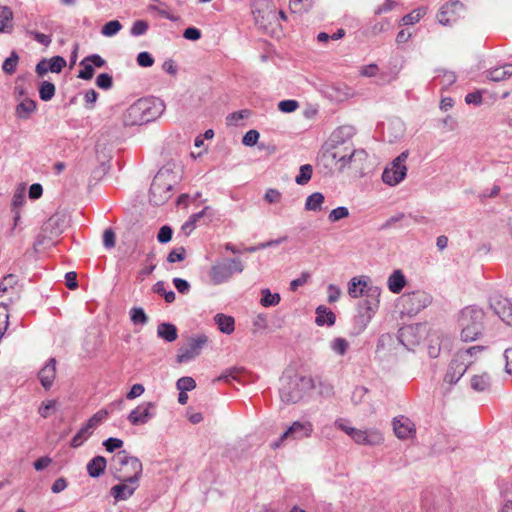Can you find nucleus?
I'll return each mask as SVG.
<instances>
[{"label":"nucleus","instance_id":"f257e3e1","mask_svg":"<svg viewBox=\"0 0 512 512\" xmlns=\"http://www.w3.org/2000/svg\"><path fill=\"white\" fill-rule=\"evenodd\" d=\"M367 159V153L362 149H355L350 143L330 144L320 156L321 163L327 168L361 169Z\"/></svg>","mask_w":512,"mask_h":512},{"label":"nucleus","instance_id":"f03ea898","mask_svg":"<svg viewBox=\"0 0 512 512\" xmlns=\"http://www.w3.org/2000/svg\"><path fill=\"white\" fill-rule=\"evenodd\" d=\"M484 352L485 347L483 346H473L458 351L449 364L444 381L448 384H455L468 369L476 371V364H483L486 361Z\"/></svg>","mask_w":512,"mask_h":512},{"label":"nucleus","instance_id":"7ed1b4c3","mask_svg":"<svg viewBox=\"0 0 512 512\" xmlns=\"http://www.w3.org/2000/svg\"><path fill=\"white\" fill-rule=\"evenodd\" d=\"M164 104L158 99L141 98L130 105L123 114L124 126H137L151 122L159 117Z\"/></svg>","mask_w":512,"mask_h":512},{"label":"nucleus","instance_id":"20e7f679","mask_svg":"<svg viewBox=\"0 0 512 512\" xmlns=\"http://www.w3.org/2000/svg\"><path fill=\"white\" fill-rule=\"evenodd\" d=\"M313 388V379L293 372L285 373L280 379V398L284 403L299 402Z\"/></svg>","mask_w":512,"mask_h":512},{"label":"nucleus","instance_id":"39448f33","mask_svg":"<svg viewBox=\"0 0 512 512\" xmlns=\"http://www.w3.org/2000/svg\"><path fill=\"white\" fill-rule=\"evenodd\" d=\"M114 477L119 481L136 484L142 474V463L137 457L130 456L125 450L118 452L112 459Z\"/></svg>","mask_w":512,"mask_h":512},{"label":"nucleus","instance_id":"423d86ee","mask_svg":"<svg viewBox=\"0 0 512 512\" xmlns=\"http://www.w3.org/2000/svg\"><path fill=\"white\" fill-rule=\"evenodd\" d=\"M484 311L474 306L461 310L458 322L461 327L463 341H474L483 330Z\"/></svg>","mask_w":512,"mask_h":512},{"label":"nucleus","instance_id":"0eeeda50","mask_svg":"<svg viewBox=\"0 0 512 512\" xmlns=\"http://www.w3.org/2000/svg\"><path fill=\"white\" fill-rule=\"evenodd\" d=\"M175 183L176 176L173 171L169 167H162L151 183L150 202L159 206L169 200Z\"/></svg>","mask_w":512,"mask_h":512},{"label":"nucleus","instance_id":"6e6552de","mask_svg":"<svg viewBox=\"0 0 512 512\" xmlns=\"http://www.w3.org/2000/svg\"><path fill=\"white\" fill-rule=\"evenodd\" d=\"M334 425L349 435L357 444L374 446L383 442V436L378 430L356 429L349 426L345 419H337Z\"/></svg>","mask_w":512,"mask_h":512},{"label":"nucleus","instance_id":"1a4fd4ad","mask_svg":"<svg viewBox=\"0 0 512 512\" xmlns=\"http://www.w3.org/2000/svg\"><path fill=\"white\" fill-rule=\"evenodd\" d=\"M243 270L244 266L239 258L226 259L211 266L209 277L213 284L219 285L227 282L233 273H241Z\"/></svg>","mask_w":512,"mask_h":512},{"label":"nucleus","instance_id":"9d476101","mask_svg":"<svg viewBox=\"0 0 512 512\" xmlns=\"http://www.w3.org/2000/svg\"><path fill=\"white\" fill-rule=\"evenodd\" d=\"M407 158L408 151H404L391 162L390 166L384 169L382 173V180L385 184L389 186H396L404 180L407 175V167L405 165Z\"/></svg>","mask_w":512,"mask_h":512},{"label":"nucleus","instance_id":"9b49d317","mask_svg":"<svg viewBox=\"0 0 512 512\" xmlns=\"http://www.w3.org/2000/svg\"><path fill=\"white\" fill-rule=\"evenodd\" d=\"M207 341L208 338L205 335H200L196 338L189 339L187 344L179 348L177 354V362H188L198 356Z\"/></svg>","mask_w":512,"mask_h":512},{"label":"nucleus","instance_id":"f8f14e48","mask_svg":"<svg viewBox=\"0 0 512 512\" xmlns=\"http://www.w3.org/2000/svg\"><path fill=\"white\" fill-rule=\"evenodd\" d=\"M404 308L409 314H416L431 303V297L424 291H415L402 296Z\"/></svg>","mask_w":512,"mask_h":512},{"label":"nucleus","instance_id":"ddd939ff","mask_svg":"<svg viewBox=\"0 0 512 512\" xmlns=\"http://www.w3.org/2000/svg\"><path fill=\"white\" fill-rule=\"evenodd\" d=\"M313 431L312 424L310 422H294L280 437L278 441L273 443L272 448H278L283 441L286 439H303L311 435Z\"/></svg>","mask_w":512,"mask_h":512},{"label":"nucleus","instance_id":"4468645a","mask_svg":"<svg viewBox=\"0 0 512 512\" xmlns=\"http://www.w3.org/2000/svg\"><path fill=\"white\" fill-rule=\"evenodd\" d=\"M262 2V5L266 7V10H257L255 14L256 23L260 24L262 27H266V23L273 24L279 21V18L282 20H286L287 16L283 11H276V7L271 3L270 0H259V4Z\"/></svg>","mask_w":512,"mask_h":512},{"label":"nucleus","instance_id":"2eb2a0df","mask_svg":"<svg viewBox=\"0 0 512 512\" xmlns=\"http://www.w3.org/2000/svg\"><path fill=\"white\" fill-rule=\"evenodd\" d=\"M490 307L499 318L508 326H512V303L501 295L490 298Z\"/></svg>","mask_w":512,"mask_h":512},{"label":"nucleus","instance_id":"dca6fc26","mask_svg":"<svg viewBox=\"0 0 512 512\" xmlns=\"http://www.w3.org/2000/svg\"><path fill=\"white\" fill-rule=\"evenodd\" d=\"M464 6L459 1H452L443 5L437 15V19L442 25H452L461 16Z\"/></svg>","mask_w":512,"mask_h":512},{"label":"nucleus","instance_id":"f3484780","mask_svg":"<svg viewBox=\"0 0 512 512\" xmlns=\"http://www.w3.org/2000/svg\"><path fill=\"white\" fill-rule=\"evenodd\" d=\"M154 407L155 405L152 402L139 405L129 413L128 420L133 425L146 424L154 416L152 412Z\"/></svg>","mask_w":512,"mask_h":512},{"label":"nucleus","instance_id":"a211bd4d","mask_svg":"<svg viewBox=\"0 0 512 512\" xmlns=\"http://www.w3.org/2000/svg\"><path fill=\"white\" fill-rule=\"evenodd\" d=\"M393 429L395 435L399 439L412 437L416 432L414 423L405 416H398L394 418Z\"/></svg>","mask_w":512,"mask_h":512},{"label":"nucleus","instance_id":"6ab92c4d","mask_svg":"<svg viewBox=\"0 0 512 512\" xmlns=\"http://www.w3.org/2000/svg\"><path fill=\"white\" fill-rule=\"evenodd\" d=\"M66 216L63 213H55L42 226L45 233H49V237L60 235L65 227Z\"/></svg>","mask_w":512,"mask_h":512},{"label":"nucleus","instance_id":"aec40b11","mask_svg":"<svg viewBox=\"0 0 512 512\" xmlns=\"http://www.w3.org/2000/svg\"><path fill=\"white\" fill-rule=\"evenodd\" d=\"M137 487L138 482L136 484H130L129 482L121 481L120 484H117L110 489V494L116 501H125L134 494Z\"/></svg>","mask_w":512,"mask_h":512},{"label":"nucleus","instance_id":"412c9836","mask_svg":"<svg viewBox=\"0 0 512 512\" xmlns=\"http://www.w3.org/2000/svg\"><path fill=\"white\" fill-rule=\"evenodd\" d=\"M381 290L377 286H370L367 287L366 294V300L363 303V306L366 309L367 317L370 318L371 314L375 313V311L378 308L379 305V296H380Z\"/></svg>","mask_w":512,"mask_h":512},{"label":"nucleus","instance_id":"4be33fe9","mask_svg":"<svg viewBox=\"0 0 512 512\" xmlns=\"http://www.w3.org/2000/svg\"><path fill=\"white\" fill-rule=\"evenodd\" d=\"M18 279L14 274H9L3 278L0 283V299H2L5 294H7L8 299L12 301L14 298L18 297V290L15 285L17 284Z\"/></svg>","mask_w":512,"mask_h":512},{"label":"nucleus","instance_id":"5701e85b","mask_svg":"<svg viewBox=\"0 0 512 512\" xmlns=\"http://www.w3.org/2000/svg\"><path fill=\"white\" fill-rule=\"evenodd\" d=\"M56 376V361L54 358H51L48 363L40 370L39 379L41 385L45 389H49Z\"/></svg>","mask_w":512,"mask_h":512},{"label":"nucleus","instance_id":"b1692460","mask_svg":"<svg viewBox=\"0 0 512 512\" xmlns=\"http://www.w3.org/2000/svg\"><path fill=\"white\" fill-rule=\"evenodd\" d=\"M212 216H213L212 208L210 206H206L200 212L192 214L189 217V219L183 224L182 230L186 234H189L195 228L196 223L199 222L201 218L208 217L210 220L212 218Z\"/></svg>","mask_w":512,"mask_h":512},{"label":"nucleus","instance_id":"393cba45","mask_svg":"<svg viewBox=\"0 0 512 512\" xmlns=\"http://www.w3.org/2000/svg\"><path fill=\"white\" fill-rule=\"evenodd\" d=\"M370 286L371 285H368V281L364 277H354L349 282L348 293L351 297L358 298L360 296H364L366 294L367 287Z\"/></svg>","mask_w":512,"mask_h":512},{"label":"nucleus","instance_id":"a878e982","mask_svg":"<svg viewBox=\"0 0 512 512\" xmlns=\"http://www.w3.org/2000/svg\"><path fill=\"white\" fill-rule=\"evenodd\" d=\"M157 336L167 342H173L178 337V331L174 324L162 322L157 326Z\"/></svg>","mask_w":512,"mask_h":512},{"label":"nucleus","instance_id":"bb28decb","mask_svg":"<svg viewBox=\"0 0 512 512\" xmlns=\"http://www.w3.org/2000/svg\"><path fill=\"white\" fill-rule=\"evenodd\" d=\"M387 285L392 293L398 294L406 285V278L401 270H395L388 278Z\"/></svg>","mask_w":512,"mask_h":512},{"label":"nucleus","instance_id":"cd10ccee","mask_svg":"<svg viewBox=\"0 0 512 512\" xmlns=\"http://www.w3.org/2000/svg\"><path fill=\"white\" fill-rule=\"evenodd\" d=\"M107 461L103 456H96L87 464V472L90 477L97 478L104 473Z\"/></svg>","mask_w":512,"mask_h":512},{"label":"nucleus","instance_id":"c85d7f7f","mask_svg":"<svg viewBox=\"0 0 512 512\" xmlns=\"http://www.w3.org/2000/svg\"><path fill=\"white\" fill-rule=\"evenodd\" d=\"M36 102L30 98H24L15 109V114L19 119H28L36 110Z\"/></svg>","mask_w":512,"mask_h":512},{"label":"nucleus","instance_id":"c756f323","mask_svg":"<svg viewBox=\"0 0 512 512\" xmlns=\"http://www.w3.org/2000/svg\"><path fill=\"white\" fill-rule=\"evenodd\" d=\"M490 387V376L487 372L475 373L471 377V388L477 392L486 391Z\"/></svg>","mask_w":512,"mask_h":512},{"label":"nucleus","instance_id":"7c9ffc66","mask_svg":"<svg viewBox=\"0 0 512 512\" xmlns=\"http://www.w3.org/2000/svg\"><path fill=\"white\" fill-rule=\"evenodd\" d=\"M13 13L7 6L0 7V32L11 33L13 29L12 25Z\"/></svg>","mask_w":512,"mask_h":512},{"label":"nucleus","instance_id":"2f4dec72","mask_svg":"<svg viewBox=\"0 0 512 512\" xmlns=\"http://www.w3.org/2000/svg\"><path fill=\"white\" fill-rule=\"evenodd\" d=\"M214 320L222 333L231 334L235 329V321L231 316L219 313L215 315Z\"/></svg>","mask_w":512,"mask_h":512},{"label":"nucleus","instance_id":"473e14b6","mask_svg":"<svg viewBox=\"0 0 512 512\" xmlns=\"http://www.w3.org/2000/svg\"><path fill=\"white\" fill-rule=\"evenodd\" d=\"M325 202V196L320 192H314L309 195L305 202V209L307 211H321L322 205Z\"/></svg>","mask_w":512,"mask_h":512},{"label":"nucleus","instance_id":"72a5a7b5","mask_svg":"<svg viewBox=\"0 0 512 512\" xmlns=\"http://www.w3.org/2000/svg\"><path fill=\"white\" fill-rule=\"evenodd\" d=\"M316 323L319 326H323L324 324L333 325L335 323V314L328 310L326 307L319 306L316 310Z\"/></svg>","mask_w":512,"mask_h":512},{"label":"nucleus","instance_id":"f704fd0d","mask_svg":"<svg viewBox=\"0 0 512 512\" xmlns=\"http://www.w3.org/2000/svg\"><path fill=\"white\" fill-rule=\"evenodd\" d=\"M512 75V65L506 64L502 67L495 68L489 71L488 77L490 80L499 82L509 78Z\"/></svg>","mask_w":512,"mask_h":512},{"label":"nucleus","instance_id":"c9c22d12","mask_svg":"<svg viewBox=\"0 0 512 512\" xmlns=\"http://www.w3.org/2000/svg\"><path fill=\"white\" fill-rule=\"evenodd\" d=\"M244 374V369L239 367H233L225 370L218 378L217 381H225L230 383L231 381H240Z\"/></svg>","mask_w":512,"mask_h":512},{"label":"nucleus","instance_id":"e433bc0d","mask_svg":"<svg viewBox=\"0 0 512 512\" xmlns=\"http://www.w3.org/2000/svg\"><path fill=\"white\" fill-rule=\"evenodd\" d=\"M388 129L392 131L389 142L397 141L403 136L405 131L404 123L398 119L391 121L389 123Z\"/></svg>","mask_w":512,"mask_h":512},{"label":"nucleus","instance_id":"4c0bfd02","mask_svg":"<svg viewBox=\"0 0 512 512\" xmlns=\"http://www.w3.org/2000/svg\"><path fill=\"white\" fill-rule=\"evenodd\" d=\"M313 6V0H290V10L302 14L308 12Z\"/></svg>","mask_w":512,"mask_h":512},{"label":"nucleus","instance_id":"58836bf2","mask_svg":"<svg viewBox=\"0 0 512 512\" xmlns=\"http://www.w3.org/2000/svg\"><path fill=\"white\" fill-rule=\"evenodd\" d=\"M261 295V304L264 307L276 306L281 300L278 293L273 294L269 289H263Z\"/></svg>","mask_w":512,"mask_h":512},{"label":"nucleus","instance_id":"ea45409f","mask_svg":"<svg viewBox=\"0 0 512 512\" xmlns=\"http://www.w3.org/2000/svg\"><path fill=\"white\" fill-rule=\"evenodd\" d=\"M313 173V168L310 164L302 165L299 169V174L296 176L295 181L299 185L307 184Z\"/></svg>","mask_w":512,"mask_h":512},{"label":"nucleus","instance_id":"a19ab883","mask_svg":"<svg viewBox=\"0 0 512 512\" xmlns=\"http://www.w3.org/2000/svg\"><path fill=\"white\" fill-rule=\"evenodd\" d=\"M91 435V430L88 428V426L85 424L78 432L77 434L72 438L71 440V447L77 448L81 446L89 436Z\"/></svg>","mask_w":512,"mask_h":512},{"label":"nucleus","instance_id":"79ce46f5","mask_svg":"<svg viewBox=\"0 0 512 512\" xmlns=\"http://www.w3.org/2000/svg\"><path fill=\"white\" fill-rule=\"evenodd\" d=\"M55 94V86L53 83L44 81L39 88V95L43 101H49Z\"/></svg>","mask_w":512,"mask_h":512},{"label":"nucleus","instance_id":"37998d69","mask_svg":"<svg viewBox=\"0 0 512 512\" xmlns=\"http://www.w3.org/2000/svg\"><path fill=\"white\" fill-rule=\"evenodd\" d=\"M122 29V25L118 20H112L107 22L102 27V34L106 37H112L116 35Z\"/></svg>","mask_w":512,"mask_h":512},{"label":"nucleus","instance_id":"c03bdc74","mask_svg":"<svg viewBox=\"0 0 512 512\" xmlns=\"http://www.w3.org/2000/svg\"><path fill=\"white\" fill-rule=\"evenodd\" d=\"M130 319L134 324L144 325L148 322V316L140 307H134L130 310Z\"/></svg>","mask_w":512,"mask_h":512},{"label":"nucleus","instance_id":"a18cd8bd","mask_svg":"<svg viewBox=\"0 0 512 512\" xmlns=\"http://www.w3.org/2000/svg\"><path fill=\"white\" fill-rule=\"evenodd\" d=\"M19 61V56L16 52H12L11 55L5 59L2 69L7 74H13L16 70Z\"/></svg>","mask_w":512,"mask_h":512},{"label":"nucleus","instance_id":"49530a36","mask_svg":"<svg viewBox=\"0 0 512 512\" xmlns=\"http://www.w3.org/2000/svg\"><path fill=\"white\" fill-rule=\"evenodd\" d=\"M425 13L426 11L424 8L415 9L402 18V23L404 25H412L417 23L425 15Z\"/></svg>","mask_w":512,"mask_h":512},{"label":"nucleus","instance_id":"de8ad7c7","mask_svg":"<svg viewBox=\"0 0 512 512\" xmlns=\"http://www.w3.org/2000/svg\"><path fill=\"white\" fill-rule=\"evenodd\" d=\"M349 216V210L344 207V206H340V207H337L335 209H333L329 215H328V220L331 222V223H335L337 221H340L344 218H347Z\"/></svg>","mask_w":512,"mask_h":512},{"label":"nucleus","instance_id":"09e8293b","mask_svg":"<svg viewBox=\"0 0 512 512\" xmlns=\"http://www.w3.org/2000/svg\"><path fill=\"white\" fill-rule=\"evenodd\" d=\"M251 115L250 110H240L229 114L226 118L228 125H237L239 121L248 118Z\"/></svg>","mask_w":512,"mask_h":512},{"label":"nucleus","instance_id":"8fccbe9b","mask_svg":"<svg viewBox=\"0 0 512 512\" xmlns=\"http://www.w3.org/2000/svg\"><path fill=\"white\" fill-rule=\"evenodd\" d=\"M330 347L335 353H337L339 355H344L349 347V343L346 339L339 337V338H335L331 342Z\"/></svg>","mask_w":512,"mask_h":512},{"label":"nucleus","instance_id":"3c124183","mask_svg":"<svg viewBox=\"0 0 512 512\" xmlns=\"http://www.w3.org/2000/svg\"><path fill=\"white\" fill-rule=\"evenodd\" d=\"M48 64L52 73H60L66 66V60L61 56H54L48 61Z\"/></svg>","mask_w":512,"mask_h":512},{"label":"nucleus","instance_id":"603ef678","mask_svg":"<svg viewBox=\"0 0 512 512\" xmlns=\"http://www.w3.org/2000/svg\"><path fill=\"white\" fill-rule=\"evenodd\" d=\"M53 238L54 237H49V233H45L41 229V233L38 234L33 244L34 251L38 252L41 247H45L46 245H48Z\"/></svg>","mask_w":512,"mask_h":512},{"label":"nucleus","instance_id":"864d4df0","mask_svg":"<svg viewBox=\"0 0 512 512\" xmlns=\"http://www.w3.org/2000/svg\"><path fill=\"white\" fill-rule=\"evenodd\" d=\"M196 387V382L192 377H182L177 381L179 391H191Z\"/></svg>","mask_w":512,"mask_h":512},{"label":"nucleus","instance_id":"5fc2aeb1","mask_svg":"<svg viewBox=\"0 0 512 512\" xmlns=\"http://www.w3.org/2000/svg\"><path fill=\"white\" fill-rule=\"evenodd\" d=\"M9 325V314L6 304L1 303L0 305V334L4 335Z\"/></svg>","mask_w":512,"mask_h":512},{"label":"nucleus","instance_id":"6e6d98bb","mask_svg":"<svg viewBox=\"0 0 512 512\" xmlns=\"http://www.w3.org/2000/svg\"><path fill=\"white\" fill-rule=\"evenodd\" d=\"M108 412L106 410H100L95 413L86 423L88 428L91 430L95 428L99 423L106 419Z\"/></svg>","mask_w":512,"mask_h":512},{"label":"nucleus","instance_id":"4d7b16f0","mask_svg":"<svg viewBox=\"0 0 512 512\" xmlns=\"http://www.w3.org/2000/svg\"><path fill=\"white\" fill-rule=\"evenodd\" d=\"M80 65L83 69L79 71L78 77L84 80H90L94 75L93 66L84 59L80 62Z\"/></svg>","mask_w":512,"mask_h":512},{"label":"nucleus","instance_id":"13d9d810","mask_svg":"<svg viewBox=\"0 0 512 512\" xmlns=\"http://www.w3.org/2000/svg\"><path fill=\"white\" fill-rule=\"evenodd\" d=\"M185 256H186V250L183 247H179V248L173 249L168 254L167 261L169 263L180 262L185 259Z\"/></svg>","mask_w":512,"mask_h":512},{"label":"nucleus","instance_id":"bf43d9fd","mask_svg":"<svg viewBox=\"0 0 512 512\" xmlns=\"http://www.w3.org/2000/svg\"><path fill=\"white\" fill-rule=\"evenodd\" d=\"M116 235L113 229L108 228L103 232V245L107 249H111L115 246Z\"/></svg>","mask_w":512,"mask_h":512},{"label":"nucleus","instance_id":"052dcab7","mask_svg":"<svg viewBox=\"0 0 512 512\" xmlns=\"http://www.w3.org/2000/svg\"><path fill=\"white\" fill-rule=\"evenodd\" d=\"M96 84L99 88L107 90V89L111 88L113 85L112 76L109 75L108 73H102V74L98 75V77L96 79Z\"/></svg>","mask_w":512,"mask_h":512},{"label":"nucleus","instance_id":"680f3d73","mask_svg":"<svg viewBox=\"0 0 512 512\" xmlns=\"http://www.w3.org/2000/svg\"><path fill=\"white\" fill-rule=\"evenodd\" d=\"M260 137V134L257 130H249L248 132H246V134L243 136V139H242V143L245 145V146H254L258 139Z\"/></svg>","mask_w":512,"mask_h":512},{"label":"nucleus","instance_id":"e2e57ef3","mask_svg":"<svg viewBox=\"0 0 512 512\" xmlns=\"http://www.w3.org/2000/svg\"><path fill=\"white\" fill-rule=\"evenodd\" d=\"M299 107L296 100H283L278 103V109L284 113L294 112Z\"/></svg>","mask_w":512,"mask_h":512},{"label":"nucleus","instance_id":"0e129e2a","mask_svg":"<svg viewBox=\"0 0 512 512\" xmlns=\"http://www.w3.org/2000/svg\"><path fill=\"white\" fill-rule=\"evenodd\" d=\"M148 23L144 20H137L134 22L132 28H131V34L133 36H140L147 32L148 30Z\"/></svg>","mask_w":512,"mask_h":512},{"label":"nucleus","instance_id":"69168bd1","mask_svg":"<svg viewBox=\"0 0 512 512\" xmlns=\"http://www.w3.org/2000/svg\"><path fill=\"white\" fill-rule=\"evenodd\" d=\"M172 228L170 226L164 225L160 228L157 239L160 243H168L172 238Z\"/></svg>","mask_w":512,"mask_h":512},{"label":"nucleus","instance_id":"338daca9","mask_svg":"<svg viewBox=\"0 0 512 512\" xmlns=\"http://www.w3.org/2000/svg\"><path fill=\"white\" fill-rule=\"evenodd\" d=\"M103 446L108 452H113L123 446V441L119 438L110 437L103 442Z\"/></svg>","mask_w":512,"mask_h":512},{"label":"nucleus","instance_id":"774afa93","mask_svg":"<svg viewBox=\"0 0 512 512\" xmlns=\"http://www.w3.org/2000/svg\"><path fill=\"white\" fill-rule=\"evenodd\" d=\"M137 63L141 67H151L154 64V59L148 52H141L137 56Z\"/></svg>","mask_w":512,"mask_h":512}]
</instances>
